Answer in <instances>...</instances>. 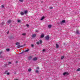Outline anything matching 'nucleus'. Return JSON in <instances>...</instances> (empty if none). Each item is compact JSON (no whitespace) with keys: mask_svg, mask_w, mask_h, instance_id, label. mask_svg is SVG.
Listing matches in <instances>:
<instances>
[{"mask_svg":"<svg viewBox=\"0 0 80 80\" xmlns=\"http://www.w3.org/2000/svg\"><path fill=\"white\" fill-rule=\"evenodd\" d=\"M42 40H39V42H36L37 44V45H40V44H42Z\"/></svg>","mask_w":80,"mask_h":80,"instance_id":"f257e3e1","label":"nucleus"},{"mask_svg":"<svg viewBox=\"0 0 80 80\" xmlns=\"http://www.w3.org/2000/svg\"><path fill=\"white\" fill-rule=\"evenodd\" d=\"M50 38V37L49 35H47L46 37H45V40H48Z\"/></svg>","mask_w":80,"mask_h":80,"instance_id":"f03ea898","label":"nucleus"},{"mask_svg":"<svg viewBox=\"0 0 80 80\" xmlns=\"http://www.w3.org/2000/svg\"><path fill=\"white\" fill-rule=\"evenodd\" d=\"M63 75L64 76L68 75V73L67 72H65L63 73Z\"/></svg>","mask_w":80,"mask_h":80,"instance_id":"7ed1b4c3","label":"nucleus"},{"mask_svg":"<svg viewBox=\"0 0 80 80\" xmlns=\"http://www.w3.org/2000/svg\"><path fill=\"white\" fill-rule=\"evenodd\" d=\"M11 22H12V21L10 20H8L7 22L8 24H10Z\"/></svg>","mask_w":80,"mask_h":80,"instance_id":"20e7f679","label":"nucleus"},{"mask_svg":"<svg viewBox=\"0 0 80 80\" xmlns=\"http://www.w3.org/2000/svg\"><path fill=\"white\" fill-rule=\"evenodd\" d=\"M65 23V20H63L62 21L60 22L61 23Z\"/></svg>","mask_w":80,"mask_h":80,"instance_id":"39448f33","label":"nucleus"},{"mask_svg":"<svg viewBox=\"0 0 80 80\" xmlns=\"http://www.w3.org/2000/svg\"><path fill=\"white\" fill-rule=\"evenodd\" d=\"M23 46H20V45H19L17 46V47L18 48H20V47H22Z\"/></svg>","mask_w":80,"mask_h":80,"instance_id":"423d86ee","label":"nucleus"},{"mask_svg":"<svg viewBox=\"0 0 80 80\" xmlns=\"http://www.w3.org/2000/svg\"><path fill=\"white\" fill-rule=\"evenodd\" d=\"M37 59H38V58H37V57H35L33 59V61H36V60H37Z\"/></svg>","mask_w":80,"mask_h":80,"instance_id":"0eeeda50","label":"nucleus"},{"mask_svg":"<svg viewBox=\"0 0 80 80\" xmlns=\"http://www.w3.org/2000/svg\"><path fill=\"white\" fill-rule=\"evenodd\" d=\"M56 45L57 48H58L59 47V45H58V44L57 43L56 44Z\"/></svg>","mask_w":80,"mask_h":80,"instance_id":"6e6552de","label":"nucleus"},{"mask_svg":"<svg viewBox=\"0 0 80 80\" xmlns=\"http://www.w3.org/2000/svg\"><path fill=\"white\" fill-rule=\"evenodd\" d=\"M20 14L21 15H24V13H23V12H20Z\"/></svg>","mask_w":80,"mask_h":80,"instance_id":"1a4fd4ad","label":"nucleus"},{"mask_svg":"<svg viewBox=\"0 0 80 80\" xmlns=\"http://www.w3.org/2000/svg\"><path fill=\"white\" fill-rule=\"evenodd\" d=\"M45 17L44 16L42 17L41 18V20H43L44 18H45Z\"/></svg>","mask_w":80,"mask_h":80,"instance_id":"9d476101","label":"nucleus"},{"mask_svg":"<svg viewBox=\"0 0 80 80\" xmlns=\"http://www.w3.org/2000/svg\"><path fill=\"white\" fill-rule=\"evenodd\" d=\"M76 33L77 34H80V33H79V31L78 30H77Z\"/></svg>","mask_w":80,"mask_h":80,"instance_id":"9b49d317","label":"nucleus"},{"mask_svg":"<svg viewBox=\"0 0 80 80\" xmlns=\"http://www.w3.org/2000/svg\"><path fill=\"white\" fill-rule=\"evenodd\" d=\"M35 37H36L35 34H33L32 35V37L33 38Z\"/></svg>","mask_w":80,"mask_h":80,"instance_id":"f8f14e48","label":"nucleus"},{"mask_svg":"<svg viewBox=\"0 0 80 80\" xmlns=\"http://www.w3.org/2000/svg\"><path fill=\"white\" fill-rule=\"evenodd\" d=\"M51 27H52V25H48V28H51Z\"/></svg>","mask_w":80,"mask_h":80,"instance_id":"ddd939ff","label":"nucleus"},{"mask_svg":"<svg viewBox=\"0 0 80 80\" xmlns=\"http://www.w3.org/2000/svg\"><path fill=\"white\" fill-rule=\"evenodd\" d=\"M65 58V56H62V57H61V59L62 60H63V58Z\"/></svg>","mask_w":80,"mask_h":80,"instance_id":"4468645a","label":"nucleus"},{"mask_svg":"<svg viewBox=\"0 0 80 80\" xmlns=\"http://www.w3.org/2000/svg\"><path fill=\"white\" fill-rule=\"evenodd\" d=\"M32 56H30L29 57H28V59L29 60H31V59H32Z\"/></svg>","mask_w":80,"mask_h":80,"instance_id":"2eb2a0df","label":"nucleus"},{"mask_svg":"<svg viewBox=\"0 0 80 80\" xmlns=\"http://www.w3.org/2000/svg\"><path fill=\"white\" fill-rule=\"evenodd\" d=\"M44 37V35L42 34L41 36V38H43Z\"/></svg>","mask_w":80,"mask_h":80,"instance_id":"dca6fc26","label":"nucleus"},{"mask_svg":"<svg viewBox=\"0 0 80 80\" xmlns=\"http://www.w3.org/2000/svg\"><path fill=\"white\" fill-rule=\"evenodd\" d=\"M15 45H20V42H17L16 43Z\"/></svg>","mask_w":80,"mask_h":80,"instance_id":"f3484780","label":"nucleus"},{"mask_svg":"<svg viewBox=\"0 0 80 80\" xmlns=\"http://www.w3.org/2000/svg\"><path fill=\"white\" fill-rule=\"evenodd\" d=\"M32 71V69L31 68H29L28 69V71L29 72H30Z\"/></svg>","mask_w":80,"mask_h":80,"instance_id":"a211bd4d","label":"nucleus"},{"mask_svg":"<svg viewBox=\"0 0 80 80\" xmlns=\"http://www.w3.org/2000/svg\"><path fill=\"white\" fill-rule=\"evenodd\" d=\"M28 12V11H24V13L25 14H26V13H27Z\"/></svg>","mask_w":80,"mask_h":80,"instance_id":"6ab92c4d","label":"nucleus"},{"mask_svg":"<svg viewBox=\"0 0 80 80\" xmlns=\"http://www.w3.org/2000/svg\"><path fill=\"white\" fill-rule=\"evenodd\" d=\"M29 51V49H27L25 51V52H28Z\"/></svg>","mask_w":80,"mask_h":80,"instance_id":"aec40b11","label":"nucleus"},{"mask_svg":"<svg viewBox=\"0 0 80 80\" xmlns=\"http://www.w3.org/2000/svg\"><path fill=\"white\" fill-rule=\"evenodd\" d=\"M22 35H23V36H25L26 35V33H23L22 34Z\"/></svg>","mask_w":80,"mask_h":80,"instance_id":"412c9836","label":"nucleus"},{"mask_svg":"<svg viewBox=\"0 0 80 80\" xmlns=\"http://www.w3.org/2000/svg\"><path fill=\"white\" fill-rule=\"evenodd\" d=\"M6 50L7 52H9V51H10V49L8 48Z\"/></svg>","mask_w":80,"mask_h":80,"instance_id":"4be33fe9","label":"nucleus"},{"mask_svg":"<svg viewBox=\"0 0 80 80\" xmlns=\"http://www.w3.org/2000/svg\"><path fill=\"white\" fill-rule=\"evenodd\" d=\"M19 2H23V0H19Z\"/></svg>","mask_w":80,"mask_h":80,"instance_id":"5701e85b","label":"nucleus"},{"mask_svg":"<svg viewBox=\"0 0 80 80\" xmlns=\"http://www.w3.org/2000/svg\"><path fill=\"white\" fill-rule=\"evenodd\" d=\"M4 24H5V22H3L1 23V25H4Z\"/></svg>","mask_w":80,"mask_h":80,"instance_id":"b1692460","label":"nucleus"},{"mask_svg":"<svg viewBox=\"0 0 80 80\" xmlns=\"http://www.w3.org/2000/svg\"><path fill=\"white\" fill-rule=\"evenodd\" d=\"M7 72H8V70L6 71L5 72H4L5 74H6L7 73Z\"/></svg>","mask_w":80,"mask_h":80,"instance_id":"393cba45","label":"nucleus"},{"mask_svg":"<svg viewBox=\"0 0 80 80\" xmlns=\"http://www.w3.org/2000/svg\"><path fill=\"white\" fill-rule=\"evenodd\" d=\"M21 22V20H18V22Z\"/></svg>","mask_w":80,"mask_h":80,"instance_id":"a878e982","label":"nucleus"},{"mask_svg":"<svg viewBox=\"0 0 80 80\" xmlns=\"http://www.w3.org/2000/svg\"><path fill=\"white\" fill-rule=\"evenodd\" d=\"M80 71V68H79L77 69V71Z\"/></svg>","mask_w":80,"mask_h":80,"instance_id":"bb28decb","label":"nucleus"},{"mask_svg":"<svg viewBox=\"0 0 80 80\" xmlns=\"http://www.w3.org/2000/svg\"><path fill=\"white\" fill-rule=\"evenodd\" d=\"M36 73H38V70H36V71H35Z\"/></svg>","mask_w":80,"mask_h":80,"instance_id":"cd10ccee","label":"nucleus"},{"mask_svg":"<svg viewBox=\"0 0 80 80\" xmlns=\"http://www.w3.org/2000/svg\"><path fill=\"white\" fill-rule=\"evenodd\" d=\"M7 74L8 75H10V72L7 73Z\"/></svg>","mask_w":80,"mask_h":80,"instance_id":"c85d7f7f","label":"nucleus"},{"mask_svg":"<svg viewBox=\"0 0 80 80\" xmlns=\"http://www.w3.org/2000/svg\"><path fill=\"white\" fill-rule=\"evenodd\" d=\"M23 52H21V53H20L19 54V55H20V54H22V53H23Z\"/></svg>","mask_w":80,"mask_h":80,"instance_id":"c756f323","label":"nucleus"},{"mask_svg":"<svg viewBox=\"0 0 80 80\" xmlns=\"http://www.w3.org/2000/svg\"><path fill=\"white\" fill-rule=\"evenodd\" d=\"M7 64H5L4 67H7Z\"/></svg>","mask_w":80,"mask_h":80,"instance_id":"7c9ffc66","label":"nucleus"},{"mask_svg":"<svg viewBox=\"0 0 80 80\" xmlns=\"http://www.w3.org/2000/svg\"><path fill=\"white\" fill-rule=\"evenodd\" d=\"M52 8H53V7H50V9H52Z\"/></svg>","mask_w":80,"mask_h":80,"instance_id":"2f4dec72","label":"nucleus"},{"mask_svg":"<svg viewBox=\"0 0 80 80\" xmlns=\"http://www.w3.org/2000/svg\"><path fill=\"white\" fill-rule=\"evenodd\" d=\"M4 7V6L3 5H2V8H3Z\"/></svg>","mask_w":80,"mask_h":80,"instance_id":"473e14b6","label":"nucleus"},{"mask_svg":"<svg viewBox=\"0 0 80 80\" xmlns=\"http://www.w3.org/2000/svg\"><path fill=\"white\" fill-rule=\"evenodd\" d=\"M34 46V45H33V44L31 45V47H33Z\"/></svg>","mask_w":80,"mask_h":80,"instance_id":"72a5a7b5","label":"nucleus"},{"mask_svg":"<svg viewBox=\"0 0 80 80\" xmlns=\"http://www.w3.org/2000/svg\"><path fill=\"white\" fill-rule=\"evenodd\" d=\"M43 52H45V49H43Z\"/></svg>","mask_w":80,"mask_h":80,"instance_id":"f704fd0d","label":"nucleus"},{"mask_svg":"<svg viewBox=\"0 0 80 80\" xmlns=\"http://www.w3.org/2000/svg\"><path fill=\"white\" fill-rule=\"evenodd\" d=\"M26 26L28 27H29V25L28 24H27Z\"/></svg>","mask_w":80,"mask_h":80,"instance_id":"c9c22d12","label":"nucleus"},{"mask_svg":"<svg viewBox=\"0 0 80 80\" xmlns=\"http://www.w3.org/2000/svg\"><path fill=\"white\" fill-rule=\"evenodd\" d=\"M36 32H38V30H36Z\"/></svg>","mask_w":80,"mask_h":80,"instance_id":"e433bc0d","label":"nucleus"},{"mask_svg":"<svg viewBox=\"0 0 80 80\" xmlns=\"http://www.w3.org/2000/svg\"><path fill=\"white\" fill-rule=\"evenodd\" d=\"M37 69H39V67H38L37 68Z\"/></svg>","mask_w":80,"mask_h":80,"instance_id":"4c0bfd02","label":"nucleus"},{"mask_svg":"<svg viewBox=\"0 0 80 80\" xmlns=\"http://www.w3.org/2000/svg\"><path fill=\"white\" fill-rule=\"evenodd\" d=\"M3 57L2 56H0V58H2Z\"/></svg>","mask_w":80,"mask_h":80,"instance_id":"58836bf2","label":"nucleus"},{"mask_svg":"<svg viewBox=\"0 0 80 80\" xmlns=\"http://www.w3.org/2000/svg\"><path fill=\"white\" fill-rule=\"evenodd\" d=\"M9 33V31H8L7 32V34H8Z\"/></svg>","mask_w":80,"mask_h":80,"instance_id":"ea45409f","label":"nucleus"},{"mask_svg":"<svg viewBox=\"0 0 80 80\" xmlns=\"http://www.w3.org/2000/svg\"><path fill=\"white\" fill-rule=\"evenodd\" d=\"M2 52H0V54H2Z\"/></svg>","mask_w":80,"mask_h":80,"instance_id":"a19ab883","label":"nucleus"},{"mask_svg":"<svg viewBox=\"0 0 80 80\" xmlns=\"http://www.w3.org/2000/svg\"><path fill=\"white\" fill-rule=\"evenodd\" d=\"M16 63H18V61L16 62Z\"/></svg>","mask_w":80,"mask_h":80,"instance_id":"79ce46f5","label":"nucleus"},{"mask_svg":"<svg viewBox=\"0 0 80 80\" xmlns=\"http://www.w3.org/2000/svg\"><path fill=\"white\" fill-rule=\"evenodd\" d=\"M9 63H10V64H11V62H9Z\"/></svg>","mask_w":80,"mask_h":80,"instance_id":"37998d69","label":"nucleus"},{"mask_svg":"<svg viewBox=\"0 0 80 80\" xmlns=\"http://www.w3.org/2000/svg\"><path fill=\"white\" fill-rule=\"evenodd\" d=\"M15 80H18V79H16Z\"/></svg>","mask_w":80,"mask_h":80,"instance_id":"c03bdc74","label":"nucleus"}]
</instances>
